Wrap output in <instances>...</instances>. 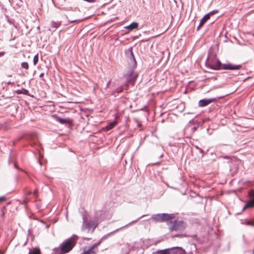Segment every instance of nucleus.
I'll list each match as a JSON object with an SVG mask.
<instances>
[{
  "label": "nucleus",
  "instance_id": "obj_1",
  "mask_svg": "<svg viewBox=\"0 0 254 254\" xmlns=\"http://www.w3.org/2000/svg\"><path fill=\"white\" fill-rule=\"evenodd\" d=\"M127 54H128L127 63L130 69L126 74L127 80L126 83L124 84V86L126 87H127L129 84L133 85L137 76L136 73L133 71V69L136 67V62L133 55L131 48L128 50Z\"/></svg>",
  "mask_w": 254,
  "mask_h": 254
},
{
  "label": "nucleus",
  "instance_id": "obj_2",
  "mask_svg": "<svg viewBox=\"0 0 254 254\" xmlns=\"http://www.w3.org/2000/svg\"><path fill=\"white\" fill-rule=\"evenodd\" d=\"M77 238V236L73 235L71 237L64 241L60 245L62 253L65 254L70 252L74 247Z\"/></svg>",
  "mask_w": 254,
  "mask_h": 254
},
{
  "label": "nucleus",
  "instance_id": "obj_3",
  "mask_svg": "<svg viewBox=\"0 0 254 254\" xmlns=\"http://www.w3.org/2000/svg\"><path fill=\"white\" fill-rule=\"evenodd\" d=\"M169 225L171 231L182 232L185 228V225L182 221H174L170 222Z\"/></svg>",
  "mask_w": 254,
  "mask_h": 254
},
{
  "label": "nucleus",
  "instance_id": "obj_4",
  "mask_svg": "<svg viewBox=\"0 0 254 254\" xmlns=\"http://www.w3.org/2000/svg\"><path fill=\"white\" fill-rule=\"evenodd\" d=\"M82 219L83 224L81 228L82 230L84 231L86 229H87L88 231H90L91 229H92V232H93L95 228L98 225L97 222L95 220H91L89 222L87 221L86 216L84 214L83 215Z\"/></svg>",
  "mask_w": 254,
  "mask_h": 254
},
{
  "label": "nucleus",
  "instance_id": "obj_5",
  "mask_svg": "<svg viewBox=\"0 0 254 254\" xmlns=\"http://www.w3.org/2000/svg\"><path fill=\"white\" fill-rule=\"evenodd\" d=\"M173 214L160 213L153 215L151 218L156 222H164L174 218Z\"/></svg>",
  "mask_w": 254,
  "mask_h": 254
},
{
  "label": "nucleus",
  "instance_id": "obj_6",
  "mask_svg": "<svg viewBox=\"0 0 254 254\" xmlns=\"http://www.w3.org/2000/svg\"><path fill=\"white\" fill-rule=\"evenodd\" d=\"M216 12H217V11L216 10H213L206 15H205L201 19L200 22L199 23V24L197 28V30L199 29V28L206 22V21L210 18V16L211 15H212Z\"/></svg>",
  "mask_w": 254,
  "mask_h": 254
},
{
  "label": "nucleus",
  "instance_id": "obj_7",
  "mask_svg": "<svg viewBox=\"0 0 254 254\" xmlns=\"http://www.w3.org/2000/svg\"><path fill=\"white\" fill-rule=\"evenodd\" d=\"M216 100V99L215 98L201 99L198 102V106L201 107H205Z\"/></svg>",
  "mask_w": 254,
  "mask_h": 254
},
{
  "label": "nucleus",
  "instance_id": "obj_8",
  "mask_svg": "<svg viewBox=\"0 0 254 254\" xmlns=\"http://www.w3.org/2000/svg\"><path fill=\"white\" fill-rule=\"evenodd\" d=\"M249 196L251 197V200L247 203L243 208L244 210L246 208L254 206V191H252L249 192Z\"/></svg>",
  "mask_w": 254,
  "mask_h": 254
},
{
  "label": "nucleus",
  "instance_id": "obj_9",
  "mask_svg": "<svg viewBox=\"0 0 254 254\" xmlns=\"http://www.w3.org/2000/svg\"><path fill=\"white\" fill-rule=\"evenodd\" d=\"M222 68L224 69L236 70L241 68V65H233L230 64H224L222 65Z\"/></svg>",
  "mask_w": 254,
  "mask_h": 254
},
{
  "label": "nucleus",
  "instance_id": "obj_10",
  "mask_svg": "<svg viewBox=\"0 0 254 254\" xmlns=\"http://www.w3.org/2000/svg\"><path fill=\"white\" fill-rule=\"evenodd\" d=\"M222 64L219 60H216L214 61L212 63H211L209 66L211 69L214 70H218L221 68V66Z\"/></svg>",
  "mask_w": 254,
  "mask_h": 254
},
{
  "label": "nucleus",
  "instance_id": "obj_11",
  "mask_svg": "<svg viewBox=\"0 0 254 254\" xmlns=\"http://www.w3.org/2000/svg\"><path fill=\"white\" fill-rule=\"evenodd\" d=\"M170 254H185V251L181 247H174L170 249Z\"/></svg>",
  "mask_w": 254,
  "mask_h": 254
},
{
  "label": "nucleus",
  "instance_id": "obj_12",
  "mask_svg": "<svg viewBox=\"0 0 254 254\" xmlns=\"http://www.w3.org/2000/svg\"><path fill=\"white\" fill-rule=\"evenodd\" d=\"M100 243L101 241H99V242L94 244L87 251H90V253L91 254H95L98 251V249L96 248L100 244Z\"/></svg>",
  "mask_w": 254,
  "mask_h": 254
},
{
  "label": "nucleus",
  "instance_id": "obj_13",
  "mask_svg": "<svg viewBox=\"0 0 254 254\" xmlns=\"http://www.w3.org/2000/svg\"><path fill=\"white\" fill-rule=\"evenodd\" d=\"M53 117L57 121L60 123L61 124H65L68 123V119L61 118L58 117L57 115H53Z\"/></svg>",
  "mask_w": 254,
  "mask_h": 254
},
{
  "label": "nucleus",
  "instance_id": "obj_14",
  "mask_svg": "<svg viewBox=\"0 0 254 254\" xmlns=\"http://www.w3.org/2000/svg\"><path fill=\"white\" fill-rule=\"evenodd\" d=\"M145 215H142L141 217H140L139 218H138V219H137L136 220H133L130 222H129V223H128L125 226L120 228H119V229H116L114 232H118L120 230H121L123 228H126L127 226H130L132 224H133V223H135L136 222H137L140 218L143 217L144 216H145Z\"/></svg>",
  "mask_w": 254,
  "mask_h": 254
},
{
  "label": "nucleus",
  "instance_id": "obj_15",
  "mask_svg": "<svg viewBox=\"0 0 254 254\" xmlns=\"http://www.w3.org/2000/svg\"><path fill=\"white\" fill-rule=\"evenodd\" d=\"M138 26V24L137 23L133 22L129 25L126 26L125 28L132 30L134 29L137 28Z\"/></svg>",
  "mask_w": 254,
  "mask_h": 254
},
{
  "label": "nucleus",
  "instance_id": "obj_16",
  "mask_svg": "<svg viewBox=\"0 0 254 254\" xmlns=\"http://www.w3.org/2000/svg\"><path fill=\"white\" fill-rule=\"evenodd\" d=\"M117 124V122L116 121H114L113 122L109 123L106 127V128L107 130H110L113 128L115 126H116Z\"/></svg>",
  "mask_w": 254,
  "mask_h": 254
},
{
  "label": "nucleus",
  "instance_id": "obj_17",
  "mask_svg": "<svg viewBox=\"0 0 254 254\" xmlns=\"http://www.w3.org/2000/svg\"><path fill=\"white\" fill-rule=\"evenodd\" d=\"M244 224H245L247 225H249V226H251L252 227H254V218L252 220H246L245 223H244Z\"/></svg>",
  "mask_w": 254,
  "mask_h": 254
},
{
  "label": "nucleus",
  "instance_id": "obj_18",
  "mask_svg": "<svg viewBox=\"0 0 254 254\" xmlns=\"http://www.w3.org/2000/svg\"><path fill=\"white\" fill-rule=\"evenodd\" d=\"M124 89V88L123 86L119 87V88H118L116 89L115 90H114V91H113L112 94H114L116 93H121L123 91Z\"/></svg>",
  "mask_w": 254,
  "mask_h": 254
},
{
  "label": "nucleus",
  "instance_id": "obj_19",
  "mask_svg": "<svg viewBox=\"0 0 254 254\" xmlns=\"http://www.w3.org/2000/svg\"><path fill=\"white\" fill-rule=\"evenodd\" d=\"M170 249H165L157 252V254H170Z\"/></svg>",
  "mask_w": 254,
  "mask_h": 254
},
{
  "label": "nucleus",
  "instance_id": "obj_20",
  "mask_svg": "<svg viewBox=\"0 0 254 254\" xmlns=\"http://www.w3.org/2000/svg\"><path fill=\"white\" fill-rule=\"evenodd\" d=\"M28 254H41L40 250L34 249L32 251H29Z\"/></svg>",
  "mask_w": 254,
  "mask_h": 254
},
{
  "label": "nucleus",
  "instance_id": "obj_21",
  "mask_svg": "<svg viewBox=\"0 0 254 254\" xmlns=\"http://www.w3.org/2000/svg\"><path fill=\"white\" fill-rule=\"evenodd\" d=\"M38 60H39L38 56V54H37L34 56V59H33V64L34 65H36L37 64V63L38 62Z\"/></svg>",
  "mask_w": 254,
  "mask_h": 254
},
{
  "label": "nucleus",
  "instance_id": "obj_22",
  "mask_svg": "<svg viewBox=\"0 0 254 254\" xmlns=\"http://www.w3.org/2000/svg\"><path fill=\"white\" fill-rule=\"evenodd\" d=\"M21 66L22 67L27 69L29 67V65L27 63L23 62L21 64Z\"/></svg>",
  "mask_w": 254,
  "mask_h": 254
},
{
  "label": "nucleus",
  "instance_id": "obj_23",
  "mask_svg": "<svg viewBox=\"0 0 254 254\" xmlns=\"http://www.w3.org/2000/svg\"><path fill=\"white\" fill-rule=\"evenodd\" d=\"M110 83H111V80H109V81L107 82V84H106V87H105V89H107L109 87V85H110Z\"/></svg>",
  "mask_w": 254,
  "mask_h": 254
},
{
  "label": "nucleus",
  "instance_id": "obj_24",
  "mask_svg": "<svg viewBox=\"0 0 254 254\" xmlns=\"http://www.w3.org/2000/svg\"><path fill=\"white\" fill-rule=\"evenodd\" d=\"M5 54L4 52H0V57H2Z\"/></svg>",
  "mask_w": 254,
  "mask_h": 254
},
{
  "label": "nucleus",
  "instance_id": "obj_25",
  "mask_svg": "<svg viewBox=\"0 0 254 254\" xmlns=\"http://www.w3.org/2000/svg\"><path fill=\"white\" fill-rule=\"evenodd\" d=\"M196 148L197 149H198V150H199V151H200L201 153H203V150H202L201 148H199V147H197V146H196Z\"/></svg>",
  "mask_w": 254,
  "mask_h": 254
},
{
  "label": "nucleus",
  "instance_id": "obj_26",
  "mask_svg": "<svg viewBox=\"0 0 254 254\" xmlns=\"http://www.w3.org/2000/svg\"><path fill=\"white\" fill-rule=\"evenodd\" d=\"M5 200V197L3 196L0 197V201H4Z\"/></svg>",
  "mask_w": 254,
  "mask_h": 254
},
{
  "label": "nucleus",
  "instance_id": "obj_27",
  "mask_svg": "<svg viewBox=\"0 0 254 254\" xmlns=\"http://www.w3.org/2000/svg\"><path fill=\"white\" fill-rule=\"evenodd\" d=\"M28 92V91L27 90L24 89V92H23L24 94L27 95Z\"/></svg>",
  "mask_w": 254,
  "mask_h": 254
},
{
  "label": "nucleus",
  "instance_id": "obj_28",
  "mask_svg": "<svg viewBox=\"0 0 254 254\" xmlns=\"http://www.w3.org/2000/svg\"><path fill=\"white\" fill-rule=\"evenodd\" d=\"M14 167H15V168H16V169H19V168H18V167H17V165H16V163H15V164H14Z\"/></svg>",
  "mask_w": 254,
  "mask_h": 254
},
{
  "label": "nucleus",
  "instance_id": "obj_29",
  "mask_svg": "<svg viewBox=\"0 0 254 254\" xmlns=\"http://www.w3.org/2000/svg\"><path fill=\"white\" fill-rule=\"evenodd\" d=\"M43 76H44V73H41L40 74V77H43Z\"/></svg>",
  "mask_w": 254,
  "mask_h": 254
},
{
  "label": "nucleus",
  "instance_id": "obj_30",
  "mask_svg": "<svg viewBox=\"0 0 254 254\" xmlns=\"http://www.w3.org/2000/svg\"><path fill=\"white\" fill-rule=\"evenodd\" d=\"M196 129H197V127H193L192 128V129H193L194 131V130H195Z\"/></svg>",
  "mask_w": 254,
  "mask_h": 254
},
{
  "label": "nucleus",
  "instance_id": "obj_31",
  "mask_svg": "<svg viewBox=\"0 0 254 254\" xmlns=\"http://www.w3.org/2000/svg\"><path fill=\"white\" fill-rule=\"evenodd\" d=\"M179 236V234H176L173 236V237H178Z\"/></svg>",
  "mask_w": 254,
  "mask_h": 254
},
{
  "label": "nucleus",
  "instance_id": "obj_32",
  "mask_svg": "<svg viewBox=\"0 0 254 254\" xmlns=\"http://www.w3.org/2000/svg\"><path fill=\"white\" fill-rule=\"evenodd\" d=\"M55 24V27L56 28L57 27V24L56 23H54Z\"/></svg>",
  "mask_w": 254,
  "mask_h": 254
},
{
  "label": "nucleus",
  "instance_id": "obj_33",
  "mask_svg": "<svg viewBox=\"0 0 254 254\" xmlns=\"http://www.w3.org/2000/svg\"><path fill=\"white\" fill-rule=\"evenodd\" d=\"M8 84H13V83L8 82Z\"/></svg>",
  "mask_w": 254,
  "mask_h": 254
},
{
  "label": "nucleus",
  "instance_id": "obj_34",
  "mask_svg": "<svg viewBox=\"0 0 254 254\" xmlns=\"http://www.w3.org/2000/svg\"><path fill=\"white\" fill-rule=\"evenodd\" d=\"M0 254H2V253H1L0 252Z\"/></svg>",
  "mask_w": 254,
  "mask_h": 254
}]
</instances>
